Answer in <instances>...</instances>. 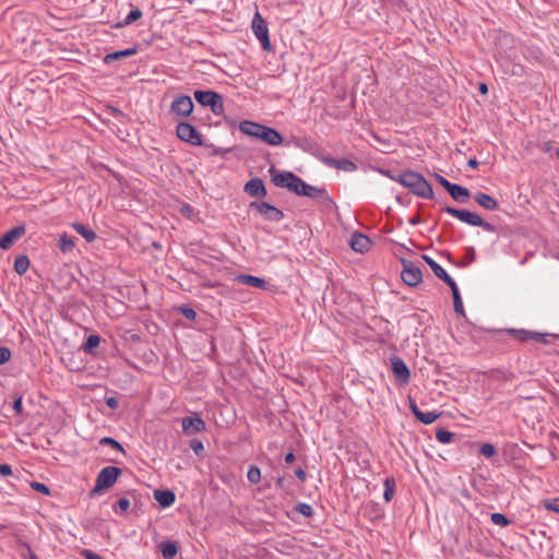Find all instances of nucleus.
I'll list each match as a JSON object with an SVG mask.
<instances>
[{
  "label": "nucleus",
  "mask_w": 559,
  "mask_h": 559,
  "mask_svg": "<svg viewBox=\"0 0 559 559\" xmlns=\"http://www.w3.org/2000/svg\"><path fill=\"white\" fill-rule=\"evenodd\" d=\"M391 179L400 182L417 197L429 200L435 197L431 185L418 173L406 170L396 177L392 176Z\"/></svg>",
  "instance_id": "f257e3e1"
},
{
  "label": "nucleus",
  "mask_w": 559,
  "mask_h": 559,
  "mask_svg": "<svg viewBox=\"0 0 559 559\" xmlns=\"http://www.w3.org/2000/svg\"><path fill=\"white\" fill-rule=\"evenodd\" d=\"M272 181L276 187L287 188L289 191L297 195L306 197L308 193L309 183L304 181L300 177L293 171H283L274 174Z\"/></svg>",
  "instance_id": "f03ea898"
},
{
  "label": "nucleus",
  "mask_w": 559,
  "mask_h": 559,
  "mask_svg": "<svg viewBox=\"0 0 559 559\" xmlns=\"http://www.w3.org/2000/svg\"><path fill=\"white\" fill-rule=\"evenodd\" d=\"M448 214L457 218L459 221L468 224L471 226L481 227L484 230L488 233H497L498 227L485 219H483L478 214L469 212L467 210H460L452 206H445L443 209Z\"/></svg>",
  "instance_id": "7ed1b4c3"
},
{
  "label": "nucleus",
  "mask_w": 559,
  "mask_h": 559,
  "mask_svg": "<svg viewBox=\"0 0 559 559\" xmlns=\"http://www.w3.org/2000/svg\"><path fill=\"white\" fill-rule=\"evenodd\" d=\"M121 474V468L117 466H106L102 468L96 477L95 486L91 490L90 496L95 497L100 495L104 490L111 488Z\"/></svg>",
  "instance_id": "20e7f679"
},
{
  "label": "nucleus",
  "mask_w": 559,
  "mask_h": 559,
  "mask_svg": "<svg viewBox=\"0 0 559 559\" xmlns=\"http://www.w3.org/2000/svg\"><path fill=\"white\" fill-rule=\"evenodd\" d=\"M195 100L204 107H210L212 112L216 116L224 112L223 96L215 91L197 90L193 93Z\"/></svg>",
  "instance_id": "39448f33"
},
{
  "label": "nucleus",
  "mask_w": 559,
  "mask_h": 559,
  "mask_svg": "<svg viewBox=\"0 0 559 559\" xmlns=\"http://www.w3.org/2000/svg\"><path fill=\"white\" fill-rule=\"evenodd\" d=\"M401 264L403 267L401 272L402 281L408 286H417L423 281L420 267L405 258L401 259Z\"/></svg>",
  "instance_id": "423d86ee"
},
{
  "label": "nucleus",
  "mask_w": 559,
  "mask_h": 559,
  "mask_svg": "<svg viewBox=\"0 0 559 559\" xmlns=\"http://www.w3.org/2000/svg\"><path fill=\"white\" fill-rule=\"evenodd\" d=\"M177 136L191 145L201 146L202 135L198 132V130L188 122H179L176 128Z\"/></svg>",
  "instance_id": "0eeeda50"
},
{
  "label": "nucleus",
  "mask_w": 559,
  "mask_h": 559,
  "mask_svg": "<svg viewBox=\"0 0 559 559\" xmlns=\"http://www.w3.org/2000/svg\"><path fill=\"white\" fill-rule=\"evenodd\" d=\"M249 206L250 209H255L266 221L280 222L284 218L282 210L265 201H253Z\"/></svg>",
  "instance_id": "6e6552de"
},
{
  "label": "nucleus",
  "mask_w": 559,
  "mask_h": 559,
  "mask_svg": "<svg viewBox=\"0 0 559 559\" xmlns=\"http://www.w3.org/2000/svg\"><path fill=\"white\" fill-rule=\"evenodd\" d=\"M252 29L254 35L261 43L262 48L266 51H271L272 45L269 38V29L265 21L261 17L260 13L258 12L255 13L252 20Z\"/></svg>",
  "instance_id": "1a4fd4ad"
},
{
  "label": "nucleus",
  "mask_w": 559,
  "mask_h": 559,
  "mask_svg": "<svg viewBox=\"0 0 559 559\" xmlns=\"http://www.w3.org/2000/svg\"><path fill=\"white\" fill-rule=\"evenodd\" d=\"M193 108V102L188 95L177 96L170 105V111L180 117H189Z\"/></svg>",
  "instance_id": "9d476101"
},
{
  "label": "nucleus",
  "mask_w": 559,
  "mask_h": 559,
  "mask_svg": "<svg viewBox=\"0 0 559 559\" xmlns=\"http://www.w3.org/2000/svg\"><path fill=\"white\" fill-rule=\"evenodd\" d=\"M318 158L328 167L352 173L357 169V165L347 158H334L326 155H319Z\"/></svg>",
  "instance_id": "9b49d317"
},
{
  "label": "nucleus",
  "mask_w": 559,
  "mask_h": 559,
  "mask_svg": "<svg viewBox=\"0 0 559 559\" xmlns=\"http://www.w3.org/2000/svg\"><path fill=\"white\" fill-rule=\"evenodd\" d=\"M391 365L397 382L403 385L407 384L411 380V371L405 361L402 358L394 356L391 358Z\"/></svg>",
  "instance_id": "f8f14e48"
},
{
  "label": "nucleus",
  "mask_w": 559,
  "mask_h": 559,
  "mask_svg": "<svg viewBox=\"0 0 559 559\" xmlns=\"http://www.w3.org/2000/svg\"><path fill=\"white\" fill-rule=\"evenodd\" d=\"M181 425L183 433L188 436L206 429L205 421L198 414L182 418Z\"/></svg>",
  "instance_id": "ddd939ff"
},
{
  "label": "nucleus",
  "mask_w": 559,
  "mask_h": 559,
  "mask_svg": "<svg viewBox=\"0 0 559 559\" xmlns=\"http://www.w3.org/2000/svg\"><path fill=\"white\" fill-rule=\"evenodd\" d=\"M408 402L412 414L416 417L417 420L425 425L432 424L440 416V413L436 412H421L418 405L416 404L415 400L412 397H408Z\"/></svg>",
  "instance_id": "4468645a"
},
{
  "label": "nucleus",
  "mask_w": 559,
  "mask_h": 559,
  "mask_svg": "<svg viewBox=\"0 0 559 559\" xmlns=\"http://www.w3.org/2000/svg\"><path fill=\"white\" fill-rule=\"evenodd\" d=\"M243 191L250 197L255 198L265 197L267 193L263 180L259 177L251 178L248 182H246Z\"/></svg>",
  "instance_id": "2eb2a0df"
},
{
  "label": "nucleus",
  "mask_w": 559,
  "mask_h": 559,
  "mask_svg": "<svg viewBox=\"0 0 559 559\" xmlns=\"http://www.w3.org/2000/svg\"><path fill=\"white\" fill-rule=\"evenodd\" d=\"M257 139L272 146H278L284 141L282 134L277 130L267 126H263L260 135Z\"/></svg>",
  "instance_id": "dca6fc26"
},
{
  "label": "nucleus",
  "mask_w": 559,
  "mask_h": 559,
  "mask_svg": "<svg viewBox=\"0 0 559 559\" xmlns=\"http://www.w3.org/2000/svg\"><path fill=\"white\" fill-rule=\"evenodd\" d=\"M421 259L430 266L433 274L441 281H443L448 286L455 283V281L447 273V271L437 263L432 258L427 254H423Z\"/></svg>",
  "instance_id": "f3484780"
},
{
  "label": "nucleus",
  "mask_w": 559,
  "mask_h": 559,
  "mask_svg": "<svg viewBox=\"0 0 559 559\" xmlns=\"http://www.w3.org/2000/svg\"><path fill=\"white\" fill-rule=\"evenodd\" d=\"M25 234L24 226H15L9 231H7L1 238H0V248L3 250H8L11 248V246L20 239Z\"/></svg>",
  "instance_id": "a211bd4d"
},
{
  "label": "nucleus",
  "mask_w": 559,
  "mask_h": 559,
  "mask_svg": "<svg viewBox=\"0 0 559 559\" xmlns=\"http://www.w3.org/2000/svg\"><path fill=\"white\" fill-rule=\"evenodd\" d=\"M349 246L354 251L364 253L370 249L371 241L364 234L356 231L350 237Z\"/></svg>",
  "instance_id": "6ab92c4d"
},
{
  "label": "nucleus",
  "mask_w": 559,
  "mask_h": 559,
  "mask_svg": "<svg viewBox=\"0 0 559 559\" xmlns=\"http://www.w3.org/2000/svg\"><path fill=\"white\" fill-rule=\"evenodd\" d=\"M474 200L479 206L488 211H495L499 207L498 201L485 192H476L474 194Z\"/></svg>",
  "instance_id": "aec40b11"
},
{
  "label": "nucleus",
  "mask_w": 559,
  "mask_h": 559,
  "mask_svg": "<svg viewBox=\"0 0 559 559\" xmlns=\"http://www.w3.org/2000/svg\"><path fill=\"white\" fill-rule=\"evenodd\" d=\"M154 499L159 503L160 507L168 508L174 504L176 495L170 489H157L154 491Z\"/></svg>",
  "instance_id": "412c9836"
},
{
  "label": "nucleus",
  "mask_w": 559,
  "mask_h": 559,
  "mask_svg": "<svg viewBox=\"0 0 559 559\" xmlns=\"http://www.w3.org/2000/svg\"><path fill=\"white\" fill-rule=\"evenodd\" d=\"M263 126L264 124H260V123L254 122V121L245 120V121L240 122L239 130L243 134L257 139L260 135V132H261V129L263 128Z\"/></svg>",
  "instance_id": "4be33fe9"
},
{
  "label": "nucleus",
  "mask_w": 559,
  "mask_h": 559,
  "mask_svg": "<svg viewBox=\"0 0 559 559\" xmlns=\"http://www.w3.org/2000/svg\"><path fill=\"white\" fill-rule=\"evenodd\" d=\"M306 197L318 200L322 203H331L332 199L326 189L309 185Z\"/></svg>",
  "instance_id": "5701e85b"
},
{
  "label": "nucleus",
  "mask_w": 559,
  "mask_h": 559,
  "mask_svg": "<svg viewBox=\"0 0 559 559\" xmlns=\"http://www.w3.org/2000/svg\"><path fill=\"white\" fill-rule=\"evenodd\" d=\"M136 52H138V48L135 46L123 49V50L114 51V52L107 53L104 57V62L106 64H109L116 60H120L123 58L134 56Z\"/></svg>",
  "instance_id": "b1692460"
},
{
  "label": "nucleus",
  "mask_w": 559,
  "mask_h": 559,
  "mask_svg": "<svg viewBox=\"0 0 559 559\" xmlns=\"http://www.w3.org/2000/svg\"><path fill=\"white\" fill-rule=\"evenodd\" d=\"M447 191L453 200L460 203H464L469 197V190L456 183H452Z\"/></svg>",
  "instance_id": "393cba45"
},
{
  "label": "nucleus",
  "mask_w": 559,
  "mask_h": 559,
  "mask_svg": "<svg viewBox=\"0 0 559 559\" xmlns=\"http://www.w3.org/2000/svg\"><path fill=\"white\" fill-rule=\"evenodd\" d=\"M449 287L451 288V292H452L454 311L457 314H460L463 318H465L466 313H465V310H464L463 301H462V298H461V295H460V290H459V287H457L456 283H453Z\"/></svg>",
  "instance_id": "a878e982"
},
{
  "label": "nucleus",
  "mask_w": 559,
  "mask_h": 559,
  "mask_svg": "<svg viewBox=\"0 0 559 559\" xmlns=\"http://www.w3.org/2000/svg\"><path fill=\"white\" fill-rule=\"evenodd\" d=\"M238 282L243 285H249V286L262 288V289H265L266 285H267L263 278L254 276V275H239Z\"/></svg>",
  "instance_id": "bb28decb"
},
{
  "label": "nucleus",
  "mask_w": 559,
  "mask_h": 559,
  "mask_svg": "<svg viewBox=\"0 0 559 559\" xmlns=\"http://www.w3.org/2000/svg\"><path fill=\"white\" fill-rule=\"evenodd\" d=\"M159 550L165 559H173L178 554V546L174 542H162L159 544Z\"/></svg>",
  "instance_id": "cd10ccee"
},
{
  "label": "nucleus",
  "mask_w": 559,
  "mask_h": 559,
  "mask_svg": "<svg viewBox=\"0 0 559 559\" xmlns=\"http://www.w3.org/2000/svg\"><path fill=\"white\" fill-rule=\"evenodd\" d=\"M73 229L80 234L87 242H93L96 239V233L91 229L90 227L81 224V223H73L72 224Z\"/></svg>",
  "instance_id": "c85d7f7f"
},
{
  "label": "nucleus",
  "mask_w": 559,
  "mask_h": 559,
  "mask_svg": "<svg viewBox=\"0 0 559 559\" xmlns=\"http://www.w3.org/2000/svg\"><path fill=\"white\" fill-rule=\"evenodd\" d=\"M142 11L139 9V8H135L133 10H131L129 12V14L120 22H118L115 27L119 28V27H124V26H128L130 24H132L133 22L138 21L139 19L142 17Z\"/></svg>",
  "instance_id": "c756f323"
},
{
  "label": "nucleus",
  "mask_w": 559,
  "mask_h": 559,
  "mask_svg": "<svg viewBox=\"0 0 559 559\" xmlns=\"http://www.w3.org/2000/svg\"><path fill=\"white\" fill-rule=\"evenodd\" d=\"M28 267H29V259H28V257H26L24 254H21V255L15 258L14 271L19 275L25 274L27 272Z\"/></svg>",
  "instance_id": "7c9ffc66"
},
{
  "label": "nucleus",
  "mask_w": 559,
  "mask_h": 559,
  "mask_svg": "<svg viewBox=\"0 0 559 559\" xmlns=\"http://www.w3.org/2000/svg\"><path fill=\"white\" fill-rule=\"evenodd\" d=\"M100 344V336L98 334H91L87 336L82 348L85 353L93 354L94 349Z\"/></svg>",
  "instance_id": "2f4dec72"
},
{
  "label": "nucleus",
  "mask_w": 559,
  "mask_h": 559,
  "mask_svg": "<svg viewBox=\"0 0 559 559\" xmlns=\"http://www.w3.org/2000/svg\"><path fill=\"white\" fill-rule=\"evenodd\" d=\"M74 247H75V242H74V239L71 236L67 235L66 233L60 235V238H59V249L63 253L71 252Z\"/></svg>",
  "instance_id": "473e14b6"
},
{
  "label": "nucleus",
  "mask_w": 559,
  "mask_h": 559,
  "mask_svg": "<svg viewBox=\"0 0 559 559\" xmlns=\"http://www.w3.org/2000/svg\"><path fill=\"white\" fill-rule=\"evenodd\" d=\"M383 499L385 502H390L395 492V479L393 477L385 478L384 483Z\"/></svg>",
  "instance_id": "72a5a7b5"
},
{
  "label": "nucleus",
  "mask_w": 559,
  "mask_h": 559,
  "mask_svg": "<svg viewBox=\"0 0 559 559\" xmlns=\"http://www.w3.org/2000/svg\"><path fill=\"white\" fill-rule=\"evenodd\" d=\"M475 259H476L475 249L473 247H467L465 249L464 258L462 259L461 262L456 263V265H459L461 267L468 266L469 264H472L475 261Z\"/></svg>",
  "instance_id": "f704fd0d"
},
{
  "label": "nucleus",
  "mask_w": 559,
  "mask_h": 559,
  "mask_svg": "<svg viewBox=\"0 0 559 559\" xmlns=\"http://www.w3.org/2000/svg\"><path fill=\"white\" fill-rule=\"evenodd\" d=\"M436 438L440 443L448 444L452 442L454 433L443 428H440L436 431Z\"/></svg>",
  "instance_id": "c9c22d12"
},
{
  "label": "nucleus",
  "mask_w": 559,
  "mask_h": 559,
  "mask_svg": "<svg viewBox=\"0 0 559 559\" xmlns=\"http://www.w3.org/2000/svg\"><path fill=\"white\" fill-rule=\"evenodd\" d=\"M99 444L100 445H109L111 447L112 449L126 454V451L123 449V447L121 445V443H119L116 439L111 438V437H104L99 440Z\"/></svg>",
  "instance_id": "e433bc0d"
},
{
  "label": "nucleus",
  "mask_w": 559,
  "mask_h": 559,
  "mask_svg": "<svg viewBox=\"0 0 559 559\" xmlns=\"http://www.w3.org/2000/svg\"><path fill=\"white\" fill-rule=\"evenodd\" d=\"M247 477L251 484H258L261 480L260 468L255 465H251L248 469Z\"/></svg>",
  "instance_id": "4c0bfd02"
},
{
  "label": "nucleus",
  "mask_w": 559,
  "mask_h": 559,
  "mask_svg": "<svg viewBox=\"0 0 559 559\" xmlns=\"http://www.w3.org/2000/svg\"><path fill=\"white\" fill-rule=\"evenodd\" d=\"M295 511L302 514L304 516L310 518L313 515V509L309 503L299 502L295 507Z\"/></svg>",
  "instance_id": "58836bf2"
},
{
  "label": "nucleus",
  "mask_w": 559,
  "mask_h": 559,
  "mask_svg": "<svg viewBox=\"0 0 559 559\" xmlns=\"http://www.w3.org/2000/svg\"><path fill=\"white\" fill-rule=\"evenodd\" d=\"M491 522L499 526H508L511 524V521L502 513H492L490 515Z\"/></svg>",
  "instance_id": "ea45409f"
},
{
  "label": "nucleus",
  "mask_w": 559,
  "mask_h": 559,
  "mask_svg": "<svg viewBox=\"0 0 559 559\" xmlns=\"http://www.w3.org/2000/svg\"><path fill=\"white\" fill-rule=\"evenodd\" d=\"M479 453L486 457H491L496 454V448L491 443H484L480 445Z\"/></svg>",
  "instance_id": "a19ab883"
},
{
  "label": "nucleus",
  "mask_w": 559,
  "mask_h": 559,
  "mask_svg": "<svg viewBox=\"0 0 559 559\" xmlns=\"http://www.w3.org/2000/svg\"><path fill=\"white\" fill-rule=\"evenodd\" d=\"M531 332L526 330H510V334L522 342L531 340Z\"/></svg>",
  "instance_id": "79ce46f5"
},
{
  "label": "nucleus",
  "mask_w": 559,
  "mask_h": 559,
  "mask_svg": "<svg viewBox=\"0 0 559 559\" xmlns=\"http://www.w3.org/2000/svg\"><path fill=\"white\" fill-rule=\"evenodd\" d=\"M31 487L37 491V492H40L45 496H50V489L47 485L43 484V483H38V481H33L31 483Z\"/></svg>",
  "instance_id": "37998d69"
},
{
  "label": "nucleus",
  "mask_w": 559,
  "mask_h": 559,
  "mask_svg": "<svg viewBox=\"0 0 559 559\" xmlns=\"http://www.w3.org/2000/svg\"><path fill=\"white\" fill-rule=\"evenodd\" d=\"M190 448L197 455H200L204 450L202 441L198 439H193L190 441Z\"/></svg>",
  "instance_id": "c03bdc74"
},
{
  "label": "nucleus",
  "mask_w": 559,
  "mask_h": 559,
  "mask_svg": "<svg viewBox=\"0 0 559 559\" xmlns=\"http://www.w3.org/2000/svg\"><path fill=\"white\" fill-rule=\"evenodd\" d=\"M180 312L186 319L191 321L197 317V312L188 306L180 307Z\"/></svg>",
  "instance_id": "a18cd8bd"
},
{
  "label": "nucleus",
  "mask_w": 559,
  "mask_h": 559,
  "mask_svg": "<svg viewBox=\"0 0 559 559\" xmlns=\"http://www.w3.org/2000/svg\"><path fill=\"white\" fill-rule=\"evenodd\" d=\"M548 334H543L538 332H531V340L540 343V344H547L548 343Z\"/></svg>",
  "instance_id": "49530a36"
},
{
  "label": "nucleus",
  "mask_w": 559,
  "mask_h": 559,
  "mask_svg": "<svg viewBox=\"0 0 559 559\" xmlns=\"http://www.w3.org/2000/svg\"><path fill=\"white\" fill-rule=\"evenodd\" d=\"M11 358V350L8 347H0V365L8 362Z\"/></svg>",
  "instance_id": "de8ad7c7"
},
{
  "label": "nucleus",
  "mask_w": 559,
  "mask_h": 559,
  "mask_svg": "<svg viewBox=\"0 0 559 559\" xmlns=\"http://www.w3.org/2000/svg\"><path fill=\"white\" fill-rule=\"evenodd\" d=\"M117 508H118V509H119V511H121V512H126V511H128V510H129V508H130V501H129V499H127V498H121V499H119V500H118V502H117Z\"/></svg>",
  "instance_id": "09e8293b"
},
{
  "label": "nucleus",
  "mask_w": 559,
  "mask_h": 559,
  "mask_svg": "<svg viewBox=\"0 0 559 559\" xmlns=\"http://www.w3.org/2000/svg\"><path fill=\"white\" fill-rule=\"evenodd\" d=\"M433 178L445 189L448 190L449 187L452 185L448 179H445L443 176L435 173Z\"/></svg>",
  "instance_id": "8fccbe9b"
},
{
  "label": "nucleus",
  "mask_w": 559,
  "mask_h": 559,
  "mask_svg": "<svg viewBox=\"0 0 559 559\" xmlns=\"http://www.w3.org/2000/svg\"><path fill=\"white\" fill-rule=\"evenodd\" d=\"M14 412L16 415H22L23 413V406H22V396H17L14 401H13V405H12Z\"/></svg>",
  "instance_id": "3c124183"
},
{
  "label": "nucleus",
  "mask_w": 559,
  "mask_h": 559,
  "mask_svg": "<svg viewBox=\"0 0 559 559\" xmlns=\"http://www.w3.org/2000/svg\"><path fill=\"white\" fill-rule=\"evenodd\" d=\"M13 474L12 467L10 464L2 463L0 464V475L1 476H11Z\"/></svg>",
  "instance_id": "603ef678"
},
{
  "label": "nucleus",
  "mask_w": 559,
  "mask_h": 559,
  "mask_svg": "<svg viewBox=\"0 0 559 559\" xmlns=\"http://www.w3.org/2000/svg\"><path fill=\"white\" fill-rule=\"evenodd\" d=\"M105 403L111 409H116L119 406L118 399L115 397V396H107V397H105Z\"/></svg>",
  "instance_id": "864d4df0"
},
{
  "label": "nucleus",
  "mask_w": 559,
  "mask_h": 559,
  "mask_svg": "<svg viewBox=\"0 0 559 559\" xmlns=\"http://www.w3.org/2000/svg\"><path fill=\"white\" fill-rule=\"evenodd\" d=\"M82 555L84 556L85 559H103L98 554L90 549H84Z\"/></svg>",
  "instance_id": "5fc2aeb1"
},
{
  "label": "nucleus",
  "mask_w": 559,
  "mask_h": 559,
  "mask_svg": "<svg viewBox=\"0 0 559 559\" xmlns=\"http://www.w3.org/2000/svg\"><path fill=\"white\" fill-rule=\"evenodd\" d=\"M295 475L301 481H305L307 479V473L305 472V469L302 467H297L295 469Z\"/></svg>",
  "instance_id": "6e6d98bb"
},
{
  "label": "nucleus",
  "mask_w": 559,
  "mask_h": 559,
  "mask_svg": "<svg viewBox=\"0 0 559 559\" xmlns=\"http://www.w3.org/2000/svg\"><path fill=\"white\" fill-rule=\"evenodd\" d=\"M545 508L547 510H550V511H554V512H557V513L559 512V504H558L557 501H555V502H546L545 503Z\"/></svg>",
  "instance_id": "4d7b16f0"
},
{
  "label": "nucleus",
  "mask_w": 559,
  "mask_h": 559,
  "mask_svg": "<svg viewBox=\"0 0 559 559\" xmlns=\"http://www.w3.org/2000/svg\"><path fill=\"white\" fill-rule=\"evenodd\" d=\"M552 148L551 146V143L549 141H546V142H543L539 144V150L545 152V153H548L550 152Z\"/></svg>",
  "instance_id": "13d9d810"
},
{
  "label": "nucleus",
  "mask_w": 559,
  "mask_h": 559,
  "mask_svg": "<svg viewBox=\"0 0 559 559\" xmlns=\"http://www.w3.org/2000/svg\"><path fill=\"white\" fill-rule=\"evenodd\" d=\"M295 461V454L293 451H289L286 455H285V462L287 464H292L293 462Z\"/></svg>",
  "instance_id": "bf43d9fd"
},
{
  "label": "nucleus",
  "mask_w": 559,
  "mask_h": 559,
  "mask_svg": "<svg viewBox=\"0 0 559 559\" xmlns=\"http://www.w3.org/2000/svg\"><path fill=\"white\" fill-rule=\"evenodd\" d=\"M479 165L478 160L476 158H472L467 162V166L469 168H477Z\"/></svg>",
  "instance_id": "052dcab7"
},
{
  "label": "nucleus",
  "mask_w": 559,
  "mask_h": 559,
  "mask_svg": "<svg viewBox=\"0 0 559 559\" xmlns=\"http://www.w3.org/2000/svg\"><path fill=\"white\" fill-rule=\"evenodd\" d=\"M478 91L481 94H487L488 93V87H487V85L485 83H480L479 86H478Z\"/></svg>",
  "instance_id": "680f3d73"
},
{
  "label": "nucleus",
  "mask_w": 559,
  "mask_h": 559,
  "mask_svg": "<svg viewBox=\"0 0 559 559\" xmlns=\"http://www.w3.org/2000/svg\"><path fill=\"white\" fill-rule=\"evenodd\" d=\"M276 484L277 486L282 487L284 484V477H278Z\"/></svg>",
  "instance_id": "e2e57ef3"
},
{
  "label": "nucleus",
  "mask_w": 559,
  "mask_h": 559,
  "mask_svg": "<svg viewBox=\"0 0 559 559\" xmlns=\"http://www.w3.org/2000/svg\"><path fill=\"white\" fill-rule=\"evenodd\" d=\"M417 222H418V219H417V218H413V219H411V224H413V225L417 224Z\"/></svg>",
  "instance_id": "0e129e2a"
},
{
  "label": "nucleus",
  "mask_w": 559,
  "mask_h": 559,
  "mask_svg": "<svg viewBox=\"0 0 559 559\" xmlns=\"http://www.w3.org/2000/svg\"><path fill=\"white\" fill-rule=\"evenodd\" d=\"M5 530V525L4 524H0V532H3Z\"/></svg>",
  "instance_id": "69168bd1"
},
{
  "label": "nucleus",
  "mask_w": 559,
  "mask_h": 559,
  "mask_svg": "<svg viewBox=\"0 0 559 559\" xmlns=\"http://www.w3.org/2000/svg\"><path fill=\"white\" fill-rule=\"evenodd\" d=\"M31 559H38V557H37V556H35V555H33V556L31 557Z\"/></svg>",
  "instance_id": "338daca9"
},
{
  "label": "nucleus",
  "mask_w": 559,
  "mask_h": 559,
  "mask_svg": "<svg viewBox=\"0 0 559 559\" xmlns=\"http://www.w3.org/2000/svg\"><path fill=\"white\" fill-rule=\"evenodd\" d=\"M556 155L559 158V148L556 151Z\"/></svg>",
  "instance_id": "774afa93"
}]
</instances>
